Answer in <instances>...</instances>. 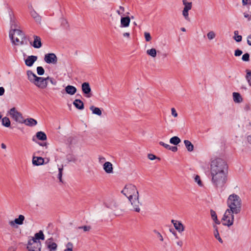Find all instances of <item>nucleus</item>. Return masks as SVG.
<instances>
[{"label": "nucleus", "mask_w": 251, "mask_h": 251, "mask_svg": "<svg viewBox=\"0 0 251 251\" xmlns=\"http://www.w3.org/2000/svg\"><path fill=\"white\" fill-rule=\"evenodd\" d=\"M247 43L250 46H251V34L249 35L247 37Z\"/></svg>", "instance_id": "680f3d73"}, {"label": "nucleus", "mask_w": 251, "mask_h": 251, "mask_svg": "<svg viewBox=\"0 0 251 251\" xmlns=\"http://www.w3.org/2000/svg\"><path fill=\"white\" fill-rule=\"evenodd\" d=\"M50 82L53 85H56L57 84V81L53 78H50Z\"/></svg>", "instance_id": "e2e57ef3"}, {"label": "nucleus", "mask_w": 251, "mask_h": 251, "mask_svg": "<svg viewBox=\"0 0 251 251\" xmlns=\"http://www.w3.org/2000/svg\"><path fill=\"white\" fill-rule=\"evenodd\" d=\"M34 41L31 44L34 48L39 49L42 47L41 39L39 36H33Z\"/></svg>", "instance_id": "f8f14e48"}, {"label": "nucleus", "mask_w": 251, "mask_h": 251, "mask_svg": "<svg viewBox=\"0 0 251 251\" xmlns=\"http://www.w3.org/2000/svg\"><path fill=\"white\" fill-rule=\"evenodd\" d=\"M44 159L42 157L33 156L32 158V163L34 165L39 166L43 164Z\"/></svg>", "instance_id": "6ab92c4d"}, {"label": "nucleus", "mask_w": 251, "mask_h": 251, "mask_svg": "<svg viewBox=\"0 0 251 251\" xmlns=\"http://www.w3.org/2000/svg\"><path fill=\"white\" fill-rule=\"evenodd\" d=\"M144 36H145V40L147 42H149L151 40V37L150 33L145 32L144 33Z\"/></svg>", "instance_id": "49530a36"}, {"label": "nucleus", "mask_w": 251, "mask_h": 251, "mask_svg": "<svg viewBox=\"0 0 251 251\" xmlns=\"http://www.w3.org/2000/svg\"><path fill=\"white\" fill-rule=\"evenodd\" d=\"M154 232L156 234L157 236V237L159 238V239L160 240V241H163V236H162V235L160 234V232H159L158 231H157V230H154Z\"/></svg>", "instance_id": "8fccbe9b"}, {"label": "nucleus", "mask_w": 251, "mask_h": 251, "mask_svg": "<svg viewBox=\"0 0 251 251\" xmlns=\"http://www.w3.org/2000/svg\"><path fill=\"white\" fill-rule=\"evenodd\" d=\"M227 205L230 211H232L235 214H239L242 208V200L240 197L235 194L230 195L227 200Z\"/></svg>", "instance_id": "f03ea898"}, {"label": "nucleus", "mask_w": 251, "mask_h": 251, "mask_svg": "<svg viewBox=\"0 0 251 251\" xmlns=\"http://www.w3.org/2000/svg\"><path fill=\"white\" fill-rule=\"evenodd\" d=\"M120 10H117V13L119 15H122L123 12L125 11V8L122 6L119 7Z\"/></svg>", "instance_id": "3c124183"}, {"label": "nucleus", "mask_w": 251, "mask_h": 251, "mask_svg": "<svg viewBox=\"0 0 251 251\" xmlns=\"http://www.w3.org/2000/svg\"><path fill=\"white\" fill-rule=\"evenodd\" d=\"M73 104L78 109L82 110L84 109L83 102L80 100H75L73 102Z\"/></svg>", "instance_id": "5701e85b"}, {"label": "nucleus", "mask_w": 251, "mask_h": 251, "mask_svg": "<svg viewBox=\"0 0 251 251\" xmlns=\"http://www.w3.org/2000/svg\"><path fill=\"white\" fill-rule=\"evenodd\" d=\"M57 248V245L55 243L48 245V246L47 247V248L50 251H56Z\"/></svg>", "instance_id": "4c0bfd02"}, {"label": "nucleus", "mask_w": 251, "mask_h": 251, "mask_svg": "<svg viewBox=\"0 0 251 251\" xmlns=\"http://www.w3.org/2000/svg\"><path fill=\"white\" fill-rule=\"evenodd\" d=\"M242 4L243 5H251V0H242Z\"/></svg>", "instance_id": "6e6d98bb"}, {"label": "nucleus", "mask_w": 251, "mask_h": 251, "mask_svg": "<svg viewBox=\"0 0 251 251\" xmlns=\"http://www.w3.org/2000/svg\"><path fill=\"white\" fill-rule=\"evenodd\" d=\"M123 36L125 37L129 38L130 36V34L128 32H125L123 34Z\"/></svg>", "instance_id": "69168bd1"}, {"label": "nucleus", "mask_w": 251, "mask_h": 251, "mask_svg": "<svg viewBox=\"0 0 251 251\" xmlns=\"http://www.w3.org/2000/svg\"><path fill=\"white\" fill-rule=\"evenodd\" d=\"M122 193L128 198L130 201H131L133 199L137 200L139 198V193L136 187L132 184L126 185L122 191Z\"/></svg>", "instance_id": "20e7f679"}, {"label": "nucleus", "mask_w": 251, "mask_h": 251, "mask_svg": "<svg viewBox=\"0 0 251 251\" xmlns=\"http://www.w3.org/2000/svg\"><path fill=\"white\" fill-rule=\"evenodd\" d=\"M9 37L12 43L16 46L27 44V41L25 34L19 29L14 28L10 30Z\"/></svg>", "instance_id": "7ed1b4c3"}, {"label": "nucleus", "mask_w": 251, "mask_h": 251, "mask_svg": "<svg viewBox=\"0 0 251 251\" xmlns=\"http://www.w3.org/2000/svg\"><path fill=\"white\" fill-rule=\"evenodd\" d=\"M243 52L242 50L237 49L235 50L234 55L236 56H240L242 54Z\"/></svg>", "instance_id": "864d4df0"}, {"label": "nucleus", "mask_w": 251, "mask_h": 251, "mask_svg": "<svg viewBox=\"0 0 251 251\" xmlns=\"http://www.w3.org/2000/svg\"><path fill=\"white\" fill-rule=\"evenodd\" d=\"M159 144L160 145L163 146L165 148H166L168 150L169 149V148L170 147L169 145L165 144L162 141L159 142Z\"/></svg>", "instance_id": "5fc2aeb1"}, {"label": "nucleus", "mask_w": 251, "mask_h": 251, "mask_svg": "<svg viewBox=\"0 0 251 251\" xmlns=\"http://www.w3.org/2000/svg\"><path fill=\"white\" fill-rule=\"evenodd\" d=\"M23 123L27 126H33L37 125V122L36 120L30 118L24 120Z\"/></svg>", "instance_id": "aec40b11"}, {"label": "nucleus", "mask_w": 251, "mask_h": 251, "mask_svg": "<svg viewBox=\"0 0 251 251\" xmlns=\"http://www.w3.org/2000/svg\"><path fill=\"white\" fill-rule=\"evenodd\" d=\"M180 142V139L177 136H174L170 140V143L174 145H178Z\"/></svg>", "instance_id": "473e14b6"}, {"label": "nucleus", "mask_w": 251, "mask_h": 251, "mask_svg": "<svg viewBox=\"0 0 251 251\" xmlns=\"http://www.w3.org/2000/svg\"><path fill=\"white\" fill-rule=\"evenodd\" d=\"M130 202L134 208V211L136 212H140L141 210L140 205H141V203L140 202L139 199L134 200L133 199Z\"/></svg>", "instance_id": "4468645a"}, {"label": "nucleus", "mask_w": 251, "mask_h": 251, "mask_svg": "<svg viewBox=\"0 0 251 251\" xmlns=\"http://www.w3.org/2000/svg\"><path fill=\"white\" fill-rule=\"evenodd\" d=\"M37 57L34 55L28 56L25 60V65L27 66L31 67L33 63L37 60Z\"/></svg>", "instance_id": "dca6fc26"}, {"label": "nucleus", "mask_w": 251, "mask_h": 251, "mask_svg": "<svg viewBox=\"0 0 251 251\" xmlns=\"http://www.w3.org/2000/svg\"><path fill=\"white\" fill-rule=\"evenodd\" d=\"M248 141L249 143L251 144V135H249L247 137Z\"/></svg>", "instance_id": "774afa93"}, {"label": "nucleus", "mask_w": 251, "mask_h": 251, "mask_svg": "<svg viewBox=\"0 0 251 251\" xmlns=\"http://www.w3.org/2000/svg\"><path fill=\"white\" fill-rule=\"evenodd\" d=\"M213 227L214 228V235L215 237L219 241V242L222 243L223 240L220 236V235H219V232L218 230V227L215 225H214L213 226Z\"/></svg>", "instance_id": "c85d7f7f"}, {"label": "nucleus", "mask_w": 251, "mask_h": 251, "mask_svg": "<svg viewBox=\"0 0 251 251\" xmlns=\"http://www.w3.org/2000/svg\"><path fill=\"white\" fill-rule=\"evenodd\" d=\"M10 24H11V30H12L14 28H17V27H18L17 22L16 21V20L15 19H12V18H11Z\"/></svg>", "instance_id": "58836bf2"}, {"label": "nucleus", "mask_w": 251, "mask_h": 251, "mask_svg": "<svg viewBox=\"0 0 251 251\" xmlns=\"http://www.w3.org/2000/svg\"><path fill=\"white\" fill-rule=\"evenodd\" d=\"M10 116L17 122L23 124L24 120L22 114L18 112L15 107H13L9 111Z\"/></svg>", "instance_id": "423d86ee"}, {"label": "nucleus", "mask_w": 251, "mask_h": 251, "mask_svg": "<svg viewBox=\"0 0 251 251\" xmlns=\"http://www.w3.org/2000/svg\"><path fill=\"white\" fill-rule=\"evenodd\" d=\"M232 95L233 100L235 103H240L242 102L243 99L239 93L233 92Z\"/></svg>", "instance_id": "b1692460"}, {"label": "nucleus", "mask_w": 251, "mask_h": 251, "mask_svg": "<svg viewBox=\"0 0 251 251\" xmlns=\"http://www.w3.org/2000/svg\"><path fill=\"white\" fill-rule=\"evenodd\" d=\"M235 213L227 209L224 215L222 220L225 222L223 224L225 226H232L234 222V215Z\"/></svg>", "instance_id": "39448f33"}, {"label": "nucleus", "mask_w": 251, "mask_h": 251, "mask_svg": "<svg viewBox=\"0 0 251 251\" xmlns=\"http://www.w3.org/2000/svg\"><path fill=\"white\" fill-rule=\"evenodd\" d=\"M185 146L189 151H192L194 150V146L189 140H185L184 141Z\"/></svg>", "instance_id": "cd10ccee"}, {"label": "nucleus", "mask_w": 251, "mask_h": 251, "mask_svg": "<svg viewBox=\"0 0 251 251\" xmlns=\"http://www.w3.org/2000/svg\"><path fill=\"white\" fill-rule=\"evenodd\" d=\"M36 137L39 140L45 141L47 139L46 134L43 131H38L36 134Z\"/></svg>", "instance_id": "a878e982"}, {"label": "nucleus", "mask_w": 251, "mask_h": 251, "mask_svg": "<svg viewBox=\"0 0 251 251\" xmlns=\"http://www.w3.org/2000/svg\"><path fill=\"white\" fill-rule=\"evenodd\" d=\"M105 206L110 209H114L117 207L116 202L114 200H111L110 201H106L104 203Z\"/></svg>", "instance_id": "393cba45"}, {"label": "nucleus", "mask_w": 251, "mask_h": 251, "mask_svg": "<svg viewBox=\"0 0 251 251\" xmlns=\"http://www.w3.org/2000/svg\"><path fill=\"white\" fill-rule=\"evenodd\" d=\"M104 171L107 174H111L113 172L112 164L110 162H106L103 165Z\"/></svg>", "instance_id": "2eb2a0df"}, {"label": "nucleus", "mask_w": 251, "mask_h": 251, "mask_svg": "<svg viewBox=\"0 0 251 251\" xmlns=\"http://www.w3.org/2000/svg\"><path fill=\"white\" fill-rule=\"evenodd\" d=\"M1 123L2 126L8 127L10 126V121L7 117H4L1 119Z\"/></svg>", "instance_id": "2f4dec72"}, {"label": "nucleus", "mask_w": 251, "mask_h": 251, "mask_svg": "<svg viewBox=\"0 0 251 251\" xmlns=\"http://www.w3.org/2000/svg\"><path fill=\"white\" fill-rule=\"evenodd\" d=\"M211 182L218 191L222 192L227 181L228 166L223 159L217 158L212 160L210 163Z\"/></svg>", "instance_id": "f257e3e1"}, {"label": "nucleus", "mask_w": 251, "mask_h": 251, "mask_svg": "<svg viewBox=\"0 0 251 251\" xmlns=\"http://www.w3.org/2000/svg\"><path fill=\"white\" fill-rule=\"evenodd\" d=\"M53 239L52 238H50L47 240V241H46V244L47 245V246L48 247V245L51 244V243H55L54 242H53Z\"/></svg>", "instance_id": "603ef678"}, {"label": "nucleus", "mask_w": 251, "mask_h": 251, "mask_svg": "<svg viewBox=\"0 0 251 251\" xmlns=\"http://www.w3.org/2000/svg\"><path fill=\"white\" fill-rule=\"evenodd\" d=\"M247 73L246 78L248 81L249 84L251 86V71L248 69L246 70Z\"/></svg>", "instance_id": "c9c22d12"}, {"label": "nucleus", "mask_w": 251, "mask_h": 251, "mask_svg": "<svg viewBox=\"0 0 251 251\" xmlns=\"http://www.w3.org/2000/svg\"><path fill=\"white\" fill-rule=\"evenodd\" d=\"M78 228L83 229L84 231H88L91 229V227L90 226H79Z\"/></svg>", "instance_id": "09e8293b"}, {"label": "nucleus", "mask_w": 251, "mask_h": 251, "mask_svg": "<svg viewBox=\"0 0 251 251\" xmlns=\"http://www.w3.org/2000/svg\"><path fill=\"white\" fill-rule=\"evenodd\" d=\"M63 166H62L61 168H59L58 169V178L59 180V181L61 182H63L62 180V175H63Z\"/></svg>", "instance_id": "ea45409f"}, {"label": "nucleus", "mask_w": 251, "mask_h": 251, "mask_svg": "<svg viewBox=\"0 0 251 251\" xmlns=\"http://www.w3.org/2000/svg\"><path fill=\"white\" fill-rule=\"evenodd\" d=\"M28 79V80L32 83H34V81L36 80L37 78H38V76H37L34 73L32 72V71L30 70H28L26 72Z\"/></svg>", "instance_id": "412c9836"}, {"label": "nucleus", "mask_w": 251, "mask_h": 251, "mask_svg": "<svg viewBox=\"0 0 251 251\" xmlns=\"http://www.w3.org/2000/svg\"><path fill=\"white\" fill-rule=\"evenodd\" d=\"M65 91L66 93L73 95L76 92V88L72 85H68L65 87Z\"/></svg>", "instance_id": "4be33fe9"}, {"label": "nucleus", "mask_w": 251, "mask_h": 251, "mask_svg": "<svg viewBox=\"0 0 251 251\" xmlns=\"http://www.w3.org/2000/svg\"><path fill=\"white\" fill-rule=\"evenodd\" d=\"M242 59L244 61H249L250 60V54L246 53L242 56Z\"/></svg>", "instance_id": "a18cd8bd"}, {"label": "nucleus", "mask_w": 251, "mask_h": 251, "mask_svg": "<svg viewBox=\"0 0 251 251\" xmlns=\"http://www.w3.org/2000/svg\"><path fill=\"white\" fill-rule=\"evenodd\" d=\"M33 83L35 85L41 89H44L48 85L47 81H45V79L43 77H38Z\"/></svg>", "instance_id": "9d476101"}, {"label": "nucleus", "mask_w": 251, "mask_h": 251, "mask_svg": "<svg viewBox=\"0 0 251 251\" xmlns=\"http://www.w3.org/2000/svg\"><path fill=\"white\" fill-rule=\"evenodd\" d=\"M147 53L152 57H155L156 56V50L154 48L148 50Z\"/></svg>", "instance_id": "f704fd0d"}, {"label": "nucleus", "mask_w": 251, "mask_h": 251, "mask_svg": "<svg viewBox=\"0 0 251 251\" xmlns=\"http://www.w3.org/2000/svg\"><path fill=\"white\" fill-rule=\"evenodd\" d=\"M4 89L2 87H0V96H2L4 93Z\"/></svg>", "instance_id": "0e129e2a"}, {"label": "nucleus", "mask_w": 251, "mask_h": 251, "mask_svg": "<svg viewBox=\"0 0 251 251\" xmlns=\"http://www.w3.org/2000/svg\"><path fill=\"white\" fill-rule=\"evenodd\" d=\"M37 73L39 75H43L45 73L44 69L41 66L37 67Z\"/></svg>", "instance_id": "37998d69"}, {"label": "nucleus", "mask_w": 251, "mask_h": 251, "mask_svg": "<svg viewBox=\"0 0 251 251\" xmlns=\"http://www.w3.org/2000/svg\"><path fill=\"white\" fill-rule=\"evenodd\" d=\"M30 15L36 22H40L41 20V17L38 15V13H36L34 10H33L30 12Z\"/></svg>", "instance_id": "bb28decb"}, {"label": "nucleus", "mask_w": 251, "mask_h": 251, "mask_svg": "<svg viewBox=\"0 0 251 251\" xmlns=\"http://www.w3.org/2000/svg\"><path fill=\"white\" fill-rule=\"evenodd\" d=\"M42 244L40 241H28L27 248L29 251H41Z\"/></svg>", "instance_id": "0eeeda50"}, {"label": "nucleus", "mask_w": 251, "mask_h": 251, "mask_svg": "<svg viewBox=\"0 0 251 251\" xmlns=\"http://www.w3.org/2000/svg\"><path fill=\"white\" fill-rule=\"evenodd\" d=\"M234 39L237 42H241L242 39V37L241 35H238V31L236 30L234 32Z\"/></svg>", "instance_id": "e433bc0d"}, {"label": "nucleus", "mask_w": 251, "mask_h": 251, "mask_svg": "<svg viewBox=\"0 0 251 251\" xmlns=\"http://www.w3.org/2000/svg\"><path fill=\"white\" fill-rule=\"evenodd\" d=\"M82 91L85 96L87 98H90L92 95L91 94V88L88 82H85L81 85Z\"/></svg>", "instance_id": "6e6552de"}, {"label": "nucleus", "mask_w": 251, "mask_h": 251, "mask_svg": "<svg viewBox=\"0 0 251 251\" xmlns=\"http://www.w3.org/2000/svg\"><path fill=\"white\" fill-rule=\"evenodd\" d=\"M171 222L173 224L176 229L179 232H181L184 230V226L180 222L174 220H172Z\"/></svg>", "instance_id": "ddd939ff"}, {"label": "nucleus", "mask_w": 251, "mask_h": 251, "mask_svg": "<svg viewBox=\"0 0 251 251\" xmlns=\"http://www.w3.org/2000/svg\"><path fill=\"white\" fill-rule=\"evenodd\" d=\"M32 241H38L37 240H45V235L42 230H40L38 232L34 234V236L32 238Z\"/></svg>", "instance_id": "a211bd4d"}, {"label": "nucleus", "mask_w": 251, "mask_h": 251, "mask_svg": "<svg viewBox=\"0 0 251 251\" xmlns=\"http://www.w3.org/2000/svg\"><path fill=\"white\" fill-rule=\"evenodd\" d=\"M148 156V158L151 160H153L156 158V156L152 154H149Z\"/></svg>", "instance_id": "bf43d9fd"}, {"label": "nucleus", "mask_w": 251, "mask_h": 251, "mask_svg": "<svg viewBox=\"0 0 251 251\" xmlns=\"http://www.w3.org/2000/svg\"><path fill=\"white\" fill-rule=\"evenodd\" d=\"M24 220V216L22 215H20L18 218L15 219L14 221H10L9 222V224L11 226H14L15 224L21 225L23 224Z\"/></svg>", "instance_id": "9b49d317"}, {"label": "nucleus", "mask_w": 251, "mask_h": 251, "mask_svg": "<svg viewBox=\"0 0 251 251\" xmlns=\"http://www.w3.org/2000/svg\"><path fill=\"white\" fill-rule=\"evenodd\" d=\"M244 16L245 18H248L249 21L251 20V15H250L248 13H244Z\"/></svg>", "instance_id": "052dcab7"}, {"label": "nucleus", "mask_w": 251, "mask_h": 251, "mask_svg": "<svg viewBox=\"0 0 251 251\" xmlns=\"http://www.w3.org/2000/svg\"><path fill=\"white\" fill-rule=\"evenodd\" d=\"M207 36L209 40H211L215 38L216 34L214 31H210L207 34Z\"/></svg>", "instance_id": "a19ab883"}, {"label": "nucleus", "mask_w": 251, "mask_h": 251, "mask_svg": "<svg viewBox=\"0 0 251 251\" xmlns=\"http://www.w3.org/2000/svg\"><path fill=\"white\" fill-rule=\"evenodd\" d=\"M66 249L64 251H73V244L71 242H68L66 245Z\"/></svg>", "instance_id": "79ce46f5"}, {"label": "nucleus", "mask_w": 251, "mask_h": 251, "mask_svg": "<svg viewBox=\"0 0 251 251\" xmlns=\"http://www.w3.org/2000/svg\"><path fill=\"white\" fill-rule=\"evenodd\" d=\"M45 61L48 64H56L57 57L53 53H50L45 54L44 58Z\"/></svg>", "instance_id": "1a4fd4ad"}, {"label": "nucleus", "mask_w": 251, "mask_h": 251, "mask_svg": "<svg viewBox=\"0 0 251 251\" xmlns=\"http://www.w3.org/2000/svg\"><path fill=\"white\" fill-rule=\"evenodd\" d=\"M210 214H211V218L215 222V223L216 224H218V225L220 224V222L217 219V214H216V213L215 212V211L212 209H211L210 210Z\"/></svg>", "instance_id": "7c9ffc66"}, {"label": "nucleus", "mask_w": 251, "mask_h": 251, "mask_svg": "<svg viewBox=\"0 0 251 251\" xmlns=\"http://www.w3.org/2000/svg\"><path fill=\"white\" fill-rule=\"evenodd\" d=\"M168 150H171L173 152H176L177 151V148L176 146H170Z\"/></svg>", "instance_id": "13d9d810"}, {"label": "nucleus", "mask_w": 251, "mask_h": 251, "mask_svg": "<svg viewBox=\"0 0 251 251\" xmlns=\"http://www.w3.org/2000/svg\"><path fill=\"white\" fill-rule=\"evenodd\" d=\"M182 2L183 5H184V10L189 11L192 8V3L191 2H187L186 0H183Z\"/></svg>", "instance_id": "72a5a7b5"}, {"label": "nucleus", "mask_w": 251, "mask_h": 251, "mask_svg": "<svg viewBox=\"0 0 251 251\" xmlns=\"http://www.w3.org/2000/svg\"><path fill=\"white\" fill-rule=\"evenodd\" d=\"M195 180L196 182H197L198 184L200 186H202V181H201V178H200V176L198 175H197L195 177Z\"/></svg>", "instance_id": "c03bdc74"}, {"label": "nucleus", "mask_w": 251, "mask_h": 251, "mask_svg": "<svg viewBox=\"0 0 251 251\" xmlns=\"http://www.w3.org/2000/svg\"><path fill=\"white\" fill-rule=\"evenodd\" d=\"M99 159L100 162H102L105 160V158L103 156H99Z\"/></svg>", "instance_id": "338daca9"}, {"label": "nucleus", "mask_w": 251, "mask_h": 251, "mask_svg": "<svg viewBox=\"0 0 251 251\" xmlns=\"http://www.w3.org/2000/svg\"><path fill=\"white\" fill-rule=\"evenodd\" d=\"M130 22V18L126 16L125 17H122L121 19V27H127L129 26Z\"/></svg>", "instance_id": "f3484780"}, {"label": "nucleus", "mask_w": 251, "mask_h": 251, "mask_svg": "<svg viewBox=\"0 0 251 251\" xmlns=\"http://www.w3.org/2000/svg\"><path fill=\"white\" fill-rule=\"evenodd\" d=\"M90 109L92 111L93 113L94 114L100 116L102 114L101 110L98 107H95L94 106H91L90 107Z\"/></svg>", "instance_id": "c756f323"}, {"label": "nucleus", "mask_w": 251, "mask_h": 251, "mask_svg": "<svg viewBox=\"0 0 251 251\" xmlns=\"http://www.w3.org/2000/svg\"><path fill=\"white\" fill-rule=\"evenodd\" d=\"M172 114L175 117H176L177 116V113L174 108H172L171 109Z\"/></svg>", "instance_id": "4d7b16f0"}, {"label": "nucleus", "mask_w": 251, "mask_h": 251, "mask_svg": "<svg viewBox=\"0 0 251 251\" xmlns=\"http://www.w3.org/2000/svg\"><path fill=\"white\" fill-rule=\"evenodd\" d=\"M188 11L184 9L182 11V15L186 20H189Z\"/></svg>", "instance_id": "de8ad7c7"}]
</instances>
